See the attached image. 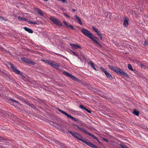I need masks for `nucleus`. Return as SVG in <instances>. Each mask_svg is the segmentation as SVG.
<instances>
[{
    "label": "nucleus",
    "mask_w": 148,
    "mask_h": 148,
    "mask_svg": "<svg viewBox=\"0 0 148 148\" xmlns=\"http://www.w3.org/2000/svg\"><path fill=\"white\" fill-rule=\"evenodd\" d=\"M81 31L84 35L92 40L100 47H102L101 45L99 44L97 41V40H99L98 38L94 36L93 34L90 33V31L85 28H82L81 30Z\"/></svg>",
    "instance_id": "1"
},
{
    "label": "nucleus",
    "mask_w": 148,
    "mask_h": 148,
    "mask_svg": "<svg viewBox=\"0 0 148 148\" xmlns=\"http://www.w3.org/2000/svg\"><path fill=\"white\" fill-rule=\"evenodd\" d=\"M108 67L110 69L116 72L119 74L126 77H128V75L121 69L110 65H108Z\"/></svg>",
    "instance_id": "2"
},
{
    "label": "nucleus",
    "mask_w": 148,
    "mask_h": 148,
    "mask_svg": "<svg viewBox=\"0 0 148 148\" xmlns=\"http://www.w3.org/2000/svg\"><path fill=\"white\" fill-rule=\"evenodd\" d=\"M73 125L77 127L78 128V129L80 131L84 132L91 136L93 138L96 140L98 142H100L99 141L98 139V138L96 136H95L94 135L90 133L88 131H87L84 128L79 127L78 125L76 124H74Z\"/></svg>",
    "instance_id": "3"
},
{
    "label": "nucleus",
    "mask_w": 148,
    "mask_h": 148,
    "mask_svg": "<svg viewBox=\"0 0 148 148\" xmlns=\"http://www.w3.org/2000/svg\"><path fill=\"white\" fill-rule=\"evenodd\" d=\"M58 111L60 112L61 113L63 114H64L68 118H69L71 119L72 120H73L75 121L77 123H81V121L79 120V119L73 117V116H71L70 115L68 114L66 112L63 111L61 109H59Z\"/></svg>",
    "instance_id": "4"
},
{
    "label": "nucleus",
    "mask_w": 148,
    "mask_h": 148,
    "mask_svg": "<svg viewBox=\"0 0 148 148\" xmlns=\"http://www.w3.org/2000/svg\"><path fill=\"white\" fill-rule=\"evenodd\" d=\"M9 65L14 72L20 75H22L21 72L18 69L16 66H14L10 63Z\"/></svg>",
    "instance_id": "5"
},
{
    "label": "nucleus",
    "mask_w": 148,
    "mask_h": 148,
    "mask_svg": "<svg viewBox=\"0 0 148 148\" xmlns=\"http://www.w3.org/2000/svg\"><path fill=\"white\" fill-rule=\"evenodd\" d=\"M49 19L55 24L60 26L62 25L61 22L59 19L54 18L51 16H50Z\"/></svg>",
    "instance_id": "6"
},
{
    "label": "nucleus",
    "mask_w": 148,
    "mask_h": 148,
    "mask_svg": "<svg viewBox=\"0 0 148 148\" xmlns=\"http://www.w3.org/2000/svg\"><path fill=\"white\" fill-rule=\"evenodd\" d=\"M68 132L74 138H76L79 140L81 141L82 140V138H80L78 136H77V135H78L79 136H80V134L77 132L74 133L70 131H69Z\"/></svg>",
    "instance_id": "7"
},
{
    "label": "nucleus",
    "mask_w": 148,
    "mask_h": 148,
    "mask_svg": "<svg viewBox=\"0 0 148 148\" xmlns=\"http://www.w3.org/2000/svg\"><path fill=\"white\" fill-rule=\"evenodd\" d=\"M68 132L74 138H76L79 140L81 141L82 140V138H80L78 136H77V135H78L79 136H80V134L77 132L74 133L70 131H69Z\"/></svg>",
    "instance_id": "8"
},
{
    "label": "nucleus",
    "mask_w": 148,
    "mask_h": 148,
    "mask_svg": "<svg viewBox=\"0 0 148 148\" xmlns=\"http://www.w3.org/2000/svg\"><path fill=\"white\" fill-rule=\"evenodd\" d=\"M100 69L104 73L107 78H109L110 79H113V77L108 72H107V71H106L104 68L101 67Z\"/></svg>",
    "instance_id": "9"
},
{
    "label": "nucleus",
    "mask_w": 148,
    "mask_h": 148,
    "mask_svg": "<svg viewBox=\"0 0 148 148\" xmlns=\"http://www.w3.org/2000/svg\"><path fill=\"white\" fill-rule=\"evenodd\" d=\"M63 74L64 75H65L67 76H68L69 77H70L71 79H72L73 80L77 81L78 80V79L76 78V77H75V76H73V75H72L70 73L65 71H64L63 72Z\"/></svg>",
    "instance_id": "10"
},
{
    "label": "nucleus",
    "mask_w": 148,
    "mask_h": 148,
    "mask_svg": "<svg viewBox=\"0 0 148 148\" xmlns=\"http://www.w3.org/2000/svg\"><path fill=\"white\" fill-rule=\"evenodd\" d=\"M21 59L23 61H24L27 63L31 64L33 65L34 64V62L32 61L25 58H21Z\"/></svg>",
    "instance_id": "11"
},
{
    "label": "nucleus",
    "mask_w": 148,
    "mask_h": 148,
    "mask_svg": "<svg viewBox=\"0 0 148 148\" xmlns=\"http://www.w3.org/2000/svg\"><path fill=\"white\" fill-rule=\"evenodd\" d=\"M70 45L71 46L73 49H81L82 47L79 45L76 44H70Z\"/></svg>",
    "instance_id": "12"
},
{
    "label": "nucleus",
    "mask_w": 148,
    "mask_h": 148,
    "mask_svg": "<svg viewBox=\"0 0 148 148\" xmlns=\"http://www.w3.org/2000/svg\"><path fill=\"white\" fill-rule=\"evenodd\" d=\"M50 65L56 69H58L60 67V66L54 62L51 61Z\"/></svg>",
    "instance_id": "13"
},
{
    "label": "nucleus",
    "mask_w": 148,
    "mask_h": 148,
    "mask_svg": "<svg viewBox=\"0 0 148 148\" xmlns=\"http://www.w3.org/2000/svg\"><path fill=\"white\" fill-rule=\"evenodd\" d=\"M129 19L127 17L124 18L123 25L124 26L127 27L129 24Z\"/></svg>",
    "instance_id": "14"
},
{
    "label": "nucleus",
    "mask_w": 148,
    "mask_h": 148,
    "mask_svg": "<svg viewBox=\"0 0 148 148\" xmlns=\"http://www.w3.org/2000/svg\"><path fill=\"white\" fill-rule=\"evenodd\" d=\"M81 141L84 143L85 144H86V145H88V146H89L91 147H92V145L93 144L87 141L84 140V139L83 138L82 139V140H81Z\"/></svg>",
    "instance_id": "15"
},
{
    "label": "nucleus",
    "mask_w": 148,
    "mask_h": 148,
    "mask_svg": "<svg viewBox=\"0 0 148 148\" xmlns=\"http://www.w3.org/2000/svg\"><path fill=\"white\" fill-rule=\"evenodd\" d=\"M75 17L76 20V21L77 22H78L79 24L81 25H83L82 23L81 19L79 17H78L77 15L75 16Z\"/></svg>",
    "instance_id": "16"
},
{
    "label": "nucleus",
    "mask_w": 148,
    "mask_h": 148,
    "mask_svg": "<svg viewBox=\"0 0 148 148\" xmlns=\"http://www.w3.org/2000/svg\"><path fill=\"white\" fill-rule=\"evenodd\" d=\"M63 23L66 26V27H67L68 28H70L72 29H74V27L72 25H68L67 23H66V22L65 21H64Z\"/></svg>",
    "instance_id": "17"
},
{
    "label": "nucleus",
    "mask_w": 148,
    "mask_h": 148,
    "mask_svg": "<svg viewBox=\"0 0 148 148\" xmlns=\"http://www.w3.org/2000/svg\"><path fill=\"white\" fill-rule=\"evenodd\" d=\"M23 28L27 32L29 33L32 34L33 32V30L27 27H24Z\"/></svg>",
    "instance_id": "18"
},
{
    "label": "nucleus",
    "mask_w": 148,
    "mask_h": 148,
    "mask_svg": "<svg viewBox=\"0 0 148 148\" xmlns=\"http://www.w3.org/2000/svg\"><path fill=\"white\" fill-rule=\"evenodd\" d=\"M79 107L82 109H84L89 113H90L91 112L90 110L86 109V108L84 107L83 105H80V106H79Z\"/></svg>",
    "instance_id": "19"
},
{
    "label": "nucleus",
    "mask_w": 148,
    "mask_h": 148,
    "mask_svg": "<svg viewBox=\"0 0 148 148\" xmlns=\"http://www.w3.org/2000/svg\"><path fill=\"white\" fill-rule=\"evenodd\" d=\"M36 12L39 15L41 16H43V15L42 11L40 9H37L36 11Z\"/></svg>",
    "instance_id": "20"
},
{
    "label": "nucleus",
    "mask_w": 148,
    "mask_h": 148,
    "mask_svg": "<svg viewBox=\"0 0 148 148\" xmlns=\"http://www.w3.org/2000/svg\"><path fill=\"white\" fill-rule=\"evenodd\" d=\"M89 64L91 65V67L93 68V69L95 70H96V69L94 66V63L92 62V61H90L89 62Z\"/></svg>",
    "instance_id": "21"
},
{
    "label": "nucleus",
    "mask_w": 148,
    "mask_h": 148,
    "mask_svg": "<svg viewBox=\"0 0 148 148\" xmlns=\"http://www.w3.org/2000/svg\"><path fill=\"white\" fill-rule=\"evenodd\" d=\"M129 70L134 71V70L132 68V66L131 64H128L127 66Z\"/></svg>",
    "instance_id": "22"
},
{
    "label": "nucleus",
    "mask_w": 148,
    "mask_h": 148,
    "mask_svg": "<svg viewBox=\"0 0 148 148\" xmlns=\"http://www.w3.org/2000/svg\"><path fill=\"white\" fill-rule=\"evenodd\" d=\"M18 19L19 20L24 21H26L27 20V19L25 18L22 17L20 16H19L18 17Z\"/></svg>",
    "instance_id": "23"
},
{
    "label": "nucleus",
    "mask_w": 148,
    "mask_h": 148,
    "mask_svg": "<svg viewBox=\"0 0 148 148\" xmlns=\"http://www.w3.org/2000/svg\"><path fill=\"white\" fill-rule=\"evenodd\" d=\"M133 113L135 115L137 116H138L139 114V112L138 111H137L136 110H134L133 112Z\"/></svg>",
    "instance_id": "24"
},
{
    "label": "nucleus",
    "mask_w": 148,
    "mask_h": 148,
    "mask_svg": "<svg viewBox=\"0 0 148 148\" xmlns=\"http://www.w3.org/2000/svg\"><path fill=\"white\" fill-rule=\"evenodd\" d=\"M92 29H93V30L97 34V33H98V32H99L97 30V28L96 27H92Z\"/></svg>",
    "instance_id": "25"
},
{
    "label": "nucleus",
    "mask_w": 148,
    "mask_h": 148,
    "mask_svg": "<svg viewBox=\"0 0 148 148\" xmlns=\"http://www.w3.org/2000/svg\"><path fill=\"white\" fill-rule=\"evenodd\" d=\"M97 34L98 36L100 38L101 40H102L103 39V37L101 34L99 33V32Z\"/></svg>",
    "instance_id": "26"
},
{
    "label": "nucleus",
    "mask_w": 148,
    "mask_h": 148,
    "mask_svg": "<svg viewBox=\"0 0 148 148\" xmlns=\"http://www.w3.org/2000/svg\"><path fill=\"white\" fill-rule=\"evenodd\" d=\"M42 60L46 63H48L50 65L51 61L48 60Z\"/></svg>",
    "instance_id": "27"
},
{
    "label": "nucleus",
    "mask_w": 148,
    "mask_h": 148,
    "mask_svg": "<svg viewBox=\"0 0 148 148\" xmlns=\"http://www.w3.org/2000/svg\"><path fill=\"white\" fill-rule=\"evenodd\" d=\"M107 16H109V17H110L109 20H108V21H110V20L111 19L112 14H111V13H110V12H107Z\"/></svg>",
    "instance_id": "28"
},
{
    "label": "nucleus",
    "mask_w": 148,
    "mask_h": 148,
    "mask_svg": "<svg viewBox=\"0 0 148 148\" xmlns=\"http://www.w3.org/2000/svg\"><path fill=\"white\" fill-rule=\"evenodd\" d=\"M71 52L73 53V55L75 56H76L78 57L79 58V57L78 55V54L77 53H75L73 51H71Z\"/></svg>",
    "instance_id": "29"
},
{
    "label": "nucleus",
    "mask_w": 148,
    "mask_h": 148,
    "mask_svg": "<svg viewBox=\"0 0 148 148\" xmlns=\"http://www.w3.org/2000/svg\"><path fill=\"white\" fill-rule=\"evenodd\" d=\"M148 44V37L147 38V39L146 40L145 42L144 45L147 46Z\"/></svg>",
    "instance_id": "30"
},
{
    "label": "nucleus",
    "mask_w": 148,
    "mask_h": 148,
    "mask_svg": "<svg viewBox=\"0 0 148 148\" xmlns=\"http://www.w3.org/2000/svg\"><path fill=\"white\" fill-rule=\"evenodd\" d=\"M140 66L141 68L143 69H145L146 68V66L142 64H140Z\"/></svg>",
    "instance_id": "31"
},
{
    "label": "nucleus",
    "mask_w": 148,
    "mask_h": 148,
    "mask_svg": "<svg viewBox=\"0 0 148 148\" xmlns=\"http://www.w3.org/2000/svg\"><path fill=\"white\" fill-rule=\"evenodd\" d=\"M28 22L30 24H37V23L36 22H32V21H29Z\"/></svg>",
    "instance_id": "32"
},
{
    "label": "nucleus",
    "mask_w": 148,
    "mask_h": 148,
    "mask_svg": "<svg viewBox=\"0 0 148 148\" xmlns=\"http://www.w3.org/2000/svg\"><path fill=\"white\" fill-rule=\"evenodd\" d=\"M10 100L14 102H15L18 104H20V103L18 101H17L15 100H14V99H12L11 98L10 99Z\"/></svg>",
    "instance_id": "33"
},
{
    "label": "nucleus",
    "mask_w": 148,
    "mask_h": 148,
    "mask_svg": "<svg viewBox=\"0 0 148 148\" xmlns=\"http://www.w3.org/2000/svg\"><path fill=\"white\" fill-rule=\"evenodd\" d=\"M122 147H123V148H127V146L125 145H122L121 146Z\"/></svg>",
    "instance_id": "34"
},
{
    "label": "nucleus",
    "mask_w": 148,
    "mask_h": 148,
    "mask_svg": "<svg viewBox=\"0 0 148 148\" xmlns=\"http://www.w3.org/2000/svg\"><path fill=\"white\" fill-rule=\"evenodd\" d=\"M59 1H61L62 2L64 3L66 2V0H59Z\"/></svg>",
    "instance_id": "35"
},
{
    "label": "nucleus",
    "mask_w": 148,
    "mask_h": 148,
    "mask_svg": "<svg viewBox=\"0 0 148 148\" xmlns=\"http://www.w3.org/2000/svg\"><path fill=\"white\" fill-rule=\"evenodd\" d=\"M64 15L66 17H69V16L67 14H64Z\"/></svg>",
    "instance_id": "36"
},
{
    "label": "nucleus",
    "mask_w": 148,
    "mask_h": 148,
    "mask_svg": "<svg viewBox=\"0 0 148 148\" xmlns=\"http://www.w3.org/2000/svg\"><path fill=\"white\" fill-rule=\"evenodd\" d=\"M1 18H2V19L3 20H5V19H4V18L2 17V16H0V19H1Z\"/></svg>",
    "instance_id": "37"
},
{
    "label": "nucleus",
    "mask_w": 148,
    "mask_h": 148,
    "mask_svg": "<svg viewBox=\"0 0 148 148\" xmlns=\"http://www.w3.org/2000/svg\"><path fill=\"white\" fill-rule=\"evenodd\" d=\"M3 138H4L3 137L0 136V140H3Z\"/></svg>",
    "instance_id": "38"
},
{
    "label": "nucleus",
    "mask_w": 148,
    "mask_h": 148,
    "mask_svg": "<svg viewBox=\"0 0 148 148\" xmlns=\"http://www.w3.org/2000/svg\"><path fill=\"white\" fill-rule=\"evenodd\" d=\"M72 11L73 12H75L76 11V10L75 9H72Z\"/></svg>",
    "instance_id": "39"
},
{
    "label": "nucleus",
    "mask_w": 148,
    "mask_h": 148,
    "mask_svg": "<svg viewBox=\"0 0 148 148\" xmlns=\"http://www.w3.org/2000/svg\"><path fill=\"white\" fill-rule=\"evenodd\" d=\"M44 1H47V0H43Z\"/></svg>",
    "instance_id": "40"
}]
</instances>
